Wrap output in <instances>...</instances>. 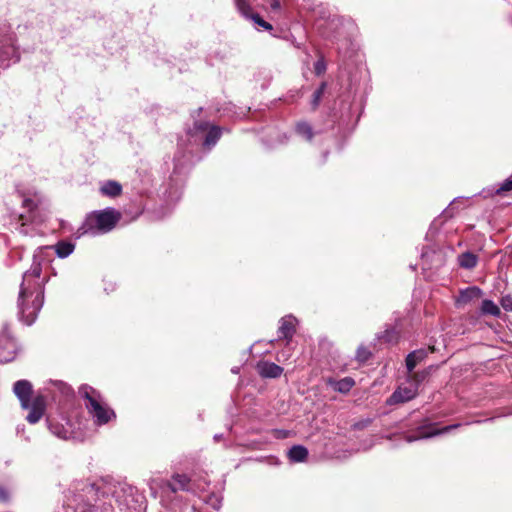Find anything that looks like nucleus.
<instances>
[{"mask_svg": "<svg viewBox=\"0 0 512 512\" xmlns=\"http://www.w3.org/2000/svg\"><path fill=\"white\" fill-rule=\"evenodd\" d=\"M41 273L38 255H34L31 268L23 274L18 298L21 320L27 325L34 323L44 303L45 279L41 278Z\"/></svg>", "mask_w": 512, "mask_h": 512, "instance_id": "nucleus-1", "label": "nucleus"}, {"mask_svg": "<svg viewBox=\"0 0 512 512\" xmlns=\"http://www.w3.org/2000/svg\"><path fill=\"white\" fill-rule=\"evenodd\" d=\"M98 489L94 484L77 482L65 494V512H111L110 505H96Z\"/></svg>", "mask_w": 512, "mask_h": 512, "instance_id": "nucleus-2", "label": "nucleus"}, {"mask_svg": "<svg viewBox=\"0 0 512 512\" xmlns=\"http://www.w3.org/2000/svg\"><path fill=\"white\" fill-rule=\"evenodd\" d=\"M121 219V214L114 208H106L90 213L83 223L80 230L81 234H89L92 236L105 234L114 229Z\"/></svg>", "mask_w": 512, "mask_h": 512, "instance_id": "nucleus-3", "label": "nucleus"}, {"mask_svg": "<svg viewBox=\"0 0 512 512\" xmlns=\"http://www.w3.org/2000/svg\"><path fill=\"white\" fill-rule=\"evenodd\" d=\"M79 392L85 399V406L97 425H104L115 418L114 411L102 402L100 394L95 389L82 386Z\"/></svg>", "mask_w": 512, "mask_h": 512, "instance_id": "nucleus-4", "label": "nucleus"}, {"mask_svg": "<svg viewBox=\"0 0 512 512\" xmlns=\"http://www.w3.org/2000/svg\"><path fill=\"white\" fill-rule=\"evenodd\" d=\"M19 60L15 35L9 29L0 30V67H8Z\"/></svg>", "mask_w": 512, "mask_h": 512, "instance_id": "nucleus-5", "label": "nucleus"}, {"mask_svg": "<svg viewBox=\"0 0 512 512\" xmlns=\"http://www.w3.org/2000/svg\"><path fill=\"white\" fill-rule=\"evenodd\" d=\"M22 207L27 209V214L21 213L18 216L19 225L16 229L23 236H34L36 235V229L34 226L35 214L34 209L37 207V203L34 199L26 196L20 195Z\"/></svg>", "mask_w": 512, "mask_h": 512, "instance_id": "nucleus-6", "label": "nucleus"}, {"mask_svg": "<svg viewBox=\"0 0 512 512\" xmlns=\"http://www.w3.org/2000/svg\"><path fill=\"white\" fill-rule=\"evenodd\" d=\"M418 394V381L409 380L406 384L399 386L387 399L388 405L405 403L416 397Z\"/></svg>", "mask_w": 512, "mask_h": 512, "instance_id": "nucleus-7", "label": "nucleus"}, {"mask_svg": "<svg viewBox=\"0 0 512 512\" xmlns=\"http://www.w3.org/2000/svg\"><path fill=\"white\" fill-rule=\"evenodd\" d=\"M193 130L195 136L204 137L203 145L207 148L214 146L221 136L220 128L207 122H196Z\"/></svg>", "mask_w": 512, "mask_h": 512, "instance_id": "nucleus-8", "label": "nucleus"}, {"mask_svg": "<svg viewBox=\"0 0 512 512\" xmlns=\"http://www.w3.org/2000/svg\"><path fill=\"white\" fill-rule=\"evenodd\" d=\"M18 346L11 333L4 329L0 333V363H7L15 359Z\"/></svg>", "mask_w": 512, "mask_h": 512, "instance_id": "nucleus-9", "label": "nucleus"}, {"mask_svg": "<svg viewBox=\"0 0 512 512\" xmlns=\"http://www.w3.org/2000/svg\"><path fill=\"white\" fill-rule=\"evenodd\" d=\"M459 425H448L443 427L442 429H437L433 424L423 425L416 429L415 433L413 435H407L405 437V440L408 443L420 440V439H426L430 438L439 434L447 433L455 428H457Z\"/></svg>", "mask_w": 512, "mask_h": 512, "instance_id": "nucleus-10", "label": "nucleus"}, {"mask_svg": "<svg viewBox=\"0 0 512 512\" xmlns=\"http://www.w3.org/2000/svg\"><path fill=\"white\" fill-rule=\"evenodd\" d=\"M48 428L55 436L60 439L67 440L73 436L71 424L68 420L61 418L60 420L48 417Z\"/></svg>", "mask_w": 512, "mask_h": 512, "instance_id": "nucleus-11", "label": "nucleus"}, {"mask_svg": "<svg viewBox=\"0 0 512 512\" xmlns=\"http://www.w3.org/2000/svg\"><path fill=\"white\" fill-rule=\"evenodd\" d=\"M46 408V400L44 396L38 395L31 402L26 420L30 424H36L43 417Z\"/></svg>", "mask_w": 512, "mask_h": 512, "instance_id": "nucleus-12", "label": "nucleus"}, {"mask_svg": "<svg viewBox=\"0 0 512 512\" xmlns=\"http://www.w3.org/2000/svg\"><path fill=\"white\" fill-rule=\"evenodd\" d=\"M13 391L15 395L18 397L21 403V407L23 409H28L30 407L32 394L31 383L27 380H19L15 382Z\"/></svg>", "mask_w": 512, "mask_h": 512, "instance_id": "nucleus-13", "label": "nucleus"}, {"mask_svg": "<svg viewBox=\"0 0 512 512\" xmlns=\"http://www.w3.org/2000/svg\"><path fill=\"white\" fill-rule=\"evenodd\" d=\"M235 4L243 16L246 18H251L256 25L263 28L264 30H272V25L262 19L258 14L249 13V6L245 0H235Z\"/></svg>", "mask_w": 512, "mask_h": 512, "instance_id": "nucleus-14", "label": "nucleus"}, {"mask_svg": "<svg viewBox=\"0 0 512 512\" xmlns=\"http://www.w3.org/2000/svg\"><path fill=\"white\" fill-rule=\"evenodd\" d=\"M296 323L297 319L292 315L283 317L280 320V326L278 329L280 337L290 341L295 333Z\"/></svg>", "mask_w": 512, "mask_h": 512, "instance_id": "nucleus-15", "label": "nucleus"}, {"mask_svg": "<svg viewBox=\"0 0 512 512\" xmlns=\"http://www.w3.org/2000/svg\"><path fill=\"white\" fill-rule=\"evenodd\" d=\"M482 297V290L476 286L468 287L460 291L456 299L458 305H465L468 303L476 302Z\"/></svg>", "mask_w": 512, "mask_h": 512, "instance_id": "nucleus-16", "label": "nucleus"}, {"mask_svg": "<svg viewBox=\"0 0 512 512\" xmlns=\"http://www.w3.org/2000/svg\"><path fill=\"white\" fill-rule=\"evenodd\" d=\"M258 372L265 378H277L282 372L283 368L272 362H261L257 366Z\"/></svg>", "mask_w": 512, "mask_h": 512, "instance_id": "nucleus-17", "label": "nucleus"}, {"mask_svg": "<svg viewBox=\"0 0 512 512\" xmlns=\"http://www.w3.org/2000/svg\"><path fill=\"white\" fill-rule=\"evenodd\" d=\"M327 384L333 388V390L339 393H348L355 385V380L351 377H344L340 380L329 378Z\"/></svg>", "mask_w": 512, "mask_h": 512, "instance_id": "nucleus-18", "label": "nucleus"}, {"mask_svg": "<svg viewBox=\"0 0 512 512\" xmlns=\"http://www.w3.org/2000/svg\"><path fill=\"white\" fill-rule=\"evenodd\" d=\"M167 485L172 492L191 490L190 479L184 474H175Z\"/></svg>", "mask_w": 512, "mask_h": 512, "instance_id": "nucleus-19", "label": "nucleus"}, {"mask_svg": "<svg viewBox=\"0 0 512 512\" xmlns=\"http://www.w3.org/2000/svg\"><path fill=\"white\" fill-rule=\"evenodd\" d=\"M100 192L108 197H116L121 194L122 186L117 181H105L100 185Z\"/></svg>", "mask_w": 512, "mask_h": 512, "instance_id": "nucleus-20", "label": "nucleus"}, {"mask_svg": "<svg viewBox=\"0 0 512 512\" xmlns=\"http://www.w3.org/2000/svg\"><path fill=\"white\" fill-rule=\"evenodd\" d=\"M308 456V450L302 445H294L288 451V457L291 462H304Z\"/></svg>", "mask_w": 512, "mask_h": 512, "instance_id": "nucleus-21", "label": "nucleus"}, {"mask_svg": "<svg viewBox=\"0 0 512 512\" xmlns=\"http://www.w3.org/2000/svg\"><path fill=\"white\" fill-rule=\"evenodd\" d=\"M477 262V256L471 252H464L458 256V264L464 269H473Z\"/></svg>", "mask_w": 512, "mask_h": 512, "instance_id": "nucleus-22", "label": "nucleus"}, {"mask_svg": "<svg viewBox=\"0 0 512 512\" xmlns=\"http://www.w3.org/2000/svg\"><path fill=\"white\" fill-rule=\"evenodd\" d=\"M51 248H54L55 253L59 258H66L73 253L75 246L71 242L61 241Z\"/></svg>", "mask_w": 512, "mask_h": 512, "instance_id": "nucleus-23", "label": "nucleus"}, {"mask_svg": "<svg viewBox=\"0 0 512 512\" xmlns=\"http://www.w3.org/2000/svg\"><path fill=\"white\" fill-rule=\"evenodd\" d=\"M481 312L483 314L492 315V316H499L500 315V309L499 307L491 300H483L481 305Z\"/></svg>", "mask_w": 512, "mask_h": 512, "instance_id": "nucleus-24", "label": "nucleus"}, {"mask_svg": "<svg viewBox=\"0 0 512 512\" xmlns=\"http://www.w3.org/2000/svg\"><path fill=\"white\" fill-rule=\"evenodd\" d=\"M296 132L308 141L313 137L312 127L306 122H299L296 125Z\"/></svg>", "mask_w": 512, "mask_h": 512, "instance_id": "nucleus-25", "label": "nucleus"}, {"mask_svg": "<svg viewBox=\"0 0 512 512\" xmlns=\"http://www.w3.org/2000/svg\"><path fill=\"white\" fill-rule=\"evenodd\" d=\"M326 89V83L323 82L320 87L314 92L313 98L311 101V105L313 109H316L321 101V98L324 94V91Z\"/></svg>", "mask_w": 512, "mask_h": 512, "instance_id": "nucleus-26", "label": "nucleus"}, {"mask_svg": "<svg viewBox=\"0 0 512 512\" xmlns=\"http://www.w3.org/2000/svg\"><path fill=\"white\" fill-rule=\"evenodd\" d=\"M370 356H371V352L369 351L368 348H366L363 345L358 347L357 352H356V359L359 362L367 361L370 358Z\"/></svg>", "mask_w": 512, "mask_h": 512, "instance_id": "nucleus-27", "label": "nucleus"}, {"mask_svg": "<svg viewBox=\"0 0 512 512\" xmlns=\"http://www.w3.org/2000/svg\"><path fill=\"white\" fill-rule=\"evenodd\" d=\"M379 338L388 343L396 342L398 332L395 329L386 330Z\"/></svg>", "mask_w": 512, "mask_h": 512, "instance_id": "nucleus-28", "label": "nucleus"}, {"mask_svg": "<svg viewBox=\"0 0 512 512\" xmlns=\"http://www.w3.org/2000/svg\"><path fill=\"white\" fill-rule=\"evenodd\" d=\"M511 190H512V174L500 184V186L496 190V193L503 194V193L509 192Z\"/></svg>", "mask_w": 512, "mask_h": 512, "instance_id": "nucleus-29", "label": "nucleus"}, {"mask_svg": "<svg viewBox=\"0 0 512 512\" xmlns=\"http://www.w3.org/2000/svg\"><path fill=\"white\" fill-rule=\"evenodd\" d=\"M415 357H416L415 353H409L406 357V367H407V370L409 373H411L413 371V369L416 367V365L419 362Z\"/></svg>", "mask_w": 512, "mask_h": 512, "instance_id": "nucleus-30", "label": "nucleus"}, {"mask_svg": "<svg viewBox=\"0 0 512 512\" xmlns=\"http://www.w3.org/2000/svg\"><path fill=\"white\" fill-rule=\"evenodd\" d=\"M314 71L316 75H321L326 71V63L322 58L318 59L314 64Z\"/></svg>", "mask_w": 512, "mask_h": 512, "instance_id": "nucleus-31", "label": "nucleus"}, {"mask_svg": "<svg viewBox=\"0 0 512 512\" xmlns=\"http://www.w3.org/2000/svg\"><path fill=\"white\" fill-rule=\"evenodd\" d=\"M501 306L506 311L512 312V296L511 295H505L501 299Z\"/></svg>", "mask_w": 512, "mask_h": 512, "instance_id": "nucleus-32", "label": "nucleus"}, {"mask_svg": "<svg viewBox=\"0 0 512 512\" xmlns=\"http://www.w3.org/2000/svg\"><path fill=\"white\" fill-rule=\"evenodd\" d=\"M464 200V198L462 197H459V198H455L449 205V207L444 211V215L446 217H452L453 216V210L455 208V206L460 202Z\"/></svg>", "mask_w": 512, "mask_h": 512, "instance_id": "nucleus-33", "label": "nucleus"}, {"mask_svg": "<svg viewBox=\"0 0 512 512\" xmlns=\"http://www.w3.org/2000/svg\"><path fill=\"white\" fill-rule=\"evenodd\" d=\"M273 436L277 439H285L289 435V431L287 430H281V429H275L272 431Z\"/></svg>", "mask_w": 512, "mask_h": 512, "instance_id": "nucleus-34", "label": "nucleus"}, {"mask_svg": "<svg viewBox=\"0 0 512 512\" xmlns=\"http://www.w3.org/2000/svg\"><path fill=\"white\" fill-rule=\"evenodd\" d=\"M9 500V492L3 488L0 487V502H7Z\"/></svg>", "mask_w": 512, "mask_h": 512, "instance_id": "nucleus-35", "label": "nucleus"}, {"mask_svg": "<svg viewBox=\"0 0 512 512\" xmlns=\"http://www.w3.org/2000/svg\"><path fill=\"white\" fill-rule=\"evenodd\" d=\"M412 353H415V354H416V357H415V358H416L419 362H420V361H422V360L426 357V355H427L426 351H425V350H422V349H420V350H416V351H413Z\"/></svg>", "mask_w": 512, "mask_h": 512, "instance_id": "nucleus-36", "label": "nucleus"}, {"mask_svg": "<svg viewBox=\"0 0 512 512\" xmlns=\"http://www.w3.org/2000/svg\"><path fill=\"white\" fill-rule=\"evenodd\" d=\"M209 503H211L215 509H218L220 506V500L216 496L211 497Z\"/></svg>", "mask_w": 512, "mask_h": 512, "instance_id": "nucleus-37", "label": "nucleus"}, {"mask_svg": "<svg viewBox=\"0 0 512 512\" xmlns=\"http://www.w3.org/2000/svg\"><path fill=\"white\" fill-rule=\"evenodd\" d=\"M271 7L274 10L279 9L280 8V2L278 0H273V2L271 3Z\"/></svg>", "mask_w": 512, "mask_h": 512, "instance_id": "nucleus-38", "label": "nucleus"}, {"mask_svg": "<svg viewBox=\"0 0 512 512\" xmlns=\"http://www.w3.org/2000/svg\"><path fill=\"white\" fill-rule=\"evenodd\" d=\"M175 161H176V166H175V168H176V169H178V168H179V165H180L179 160H178L177 158H175Z\"/></svg>", "mask_w": 512, "mask_h": 512, "instance_id": "nucleus-39", "label": "nucleus"}, {"mask_svg": "<svg viewBox=\"0 0 512 512\" xmlns=\"http://www.w3.org/2000/svg\"><path fill=\"white\" fill-rule=\"evenodd\" d=\"M221 437H222V435H218V434H217V435H215V436H214V439H215L216 441H218L219 439H221Z\"/></svg>", "mask_w": 512, "mask_h": 512, "instance_id": "nucleus-40", "label": "nucleus"}, {"mask_svg": "<svg viewBox=\"0 0 512 512\" xmlns=\"http://www.w3.org/2000/svg\"><path fill=\"white\" fill-rule=\"evenodd\" d=\"M427 257V253L422 254V258L425 259Z\"/></svg>", "mask_w": 512, "mask_h": 512, "instance_id": "nucleus-41", "label": "nucleus"}]
</instances>
